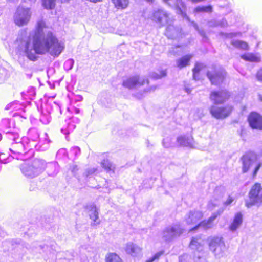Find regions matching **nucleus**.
Segmentation results:
<instances>
[{
  "label": "nucleus",
  "instance_id": "nucleus-27",
  "mask_svg": "<svg viewBox=\"0 0 262 262\" xmlns=\"http://www.w3.org/2000/svg\"><path fill=\"white\" fill-rule=\"evenodd\" d=\"M101 165L103 168L107 171H112L114 172L115 166L108 160H104L101 162Z\"/></svg>",
  "mask_w": 262,
  "mask_h": 262
},
{
  "label": "nucleus",
  "instance_id": "nucleus-6",
  "mask_svg": "<svg viewBox=\"0 0 262 262\" xmlns=\"http://www.w3.org/2000/svg\"><path fill=\"white\" fill-rule=\"evenodd\" d=\"M227 72L225 70L216 67H212L209 69L207 73L206 76L212 85H219L226 80Z\"/></svg>",
  "mask_w": 262,
  "mask_h": 262
},
{
  "label": "nucleus",
  "instance_id": "nucleus-4",
  "mask_svg": "<svg viewBox=\"0 0 262 262\" xmlns=\"http://www.w3.org/2000/svg\"><path fill=\"white\" fill-rule=\"evenodd\" d=\"M45 161L40 159H35L30 163L21 166L22 173L27 177L33 178L41 173L45 169Z\"/></svg>",
  "mask_w": 262,
  "mask_h": 262
},
{
  "label": "nucleus",
  "instance_id": "nucleus-50",
  "mask_svg": "<svg viewBox=\"0 0 262 262\" xmlns=\"http://www.w3.org/2000/svg\"><path fill=\"white\" fill-rule=\"evenodd\" d=\"M47 109H48V108H50V106H49V105H47Z\"/></svg>",
  "mask_w": 262,
  "mask_h": 262
},
{
  "label": "nucleus",
  "instance_id": "nucleus-8",
  "mask_svg": "<svg viewBox=\"0 0 262 262\" xmlns=\"http://www.w3.org/2000/svg\"><path fill=\"white\" fill-rule=\"evenodd\" d=\"M247 120L252 129L262 130V115L259 113L251 112L247 116Z\"/></svg>",
  "mask_w": 262,
  "mask_h": 262
},
{
  "label": "nucleus",
  "instance_id": "nucleus-11",
  "mask_svg": "<svg viewBox=\"0 0 262 262\" xmlns=\"http://www.w3.org/2000/svg\"><path fill=\"white\" fill-rule=\"evenodd\" d=\"M90 218L92 220L93 225H97L100 224V220L99 219V209L94 204L88 205L86 207Z\"/></svg>",
  "mask_w": 262,
  "mask_h": 262
},
{
  "label": "nucleus",
  "instance_id": "nucleus-38",
  "mask_svg": "<svg viewBox=\"0 0 262 262\" xmlns=\"http://www.w3.org/2000/svg\"><path fill=\"white\" fill-rule=\"evenodd\" d=\"M163 254L162 251H160L159 252L155 254L152 257L147 259L145 262H153L156 259H158L159 257L162 255Z\"/></svg>",
  "mask_w": 262,
  "mask_h": 262
},
{
  "label": "nucleus",
  "instance_id": "nucleus-48",
  "mask_svg": "<svg viewBox=\"0 0 262 262\" xmlns=\"http://www.w3.org/2000/svg\"><path fill=\"white\" fill-rule=\"evenodd\" d=\"M25 2L27 1V0H24ZM29 2H30V4H32V3H34L36 1V0H28Z\"/></svg>",
  "mask_w": 262,
  "mask_h": 262
},
{
  "label": "nucleus",
  "instance_id": "nucleus-36",
  "mask_svg": "<svg viewBox=\"0 0 262 262\" xmlns=\"http://www.w3.org/2000/svg\"><path fill=\"white\" fill-rule=\"evenodd\" d=\"M97 169L95 168H91L87 169L85 172L83 173L84 176L85 177V178L88 177L89 176L94 173L95 172H97Z\"/></svg>",
  "mask_w": 262,
  "mask_h": 262
},
{
  "label": "nucleus",
  "instance_id": "nucleus-22",
  "mask_svg": "<svg viewBox=\"0 0 262 262\" xmlns=\"http://www.w3.org/2000/svg\"><path fill=\"white\" fill-rule=\"evenodd\" d=\"M191 139L185 136H180L178 138L177 142L180 146H188L191 145Z\"/></svg>",
  "mask_w": 262,
  "mask_h": 262
},
{
  "label": "nucleus",
  "instance_id": "nucleus-41",
  "mask_svg": "<svg viewBox=\"0 0 262 262\" xmlns=\"http://www.w3.org/2000/svg\"><path fill=\"white\" fill-rule=\"evenodd\" d=\"M261 166V164L260 163H259L257 164L256 167H255L253 172H252V177L253 178H255L257 175V173L258 171L259 170L260 167Z\"/></svg>",
  "mask_w": 262,
  "mask_h": 262
},
{
  "label": "nucleus",
  "instance_id": "nucleus-3",
  "mask_svg": "<svg viewBox=\"0 0 262 262\" xmlns=\"http://www.w3.org/2000/svg\"><path fill=\"white\" fill-rule=\"evenodd\" d=\"M230 97L231 94L227 90H214L210 92L209 99L213 104L209 107V111L212 117L224 119L232 114L234 111L233 105H219L224 103Z\"/></svg>",
  "mask_w": 262,
  "mask_h": 262
},
{
  "label": "nucleus",
  "instance_id": "nucleus-51",
  "mask_svg": "<svg viewBox=\"0 0 262 262\" xmlns=\"http://www.w3.org/2000/svg\"><path fill=\"white\" fill-rule=\"evenodd\" d=\"M48 173H51V172H50V171H48ZM49 174L50 175V174Z\"/></svg>",
  "mask_w": 262,
  "mask_h": 262
},
{
  "label": "nucleus",
  "instance_id": "nucleus-19",
  "mask_svg": "<svg viewBox=\"0 0 262 262\" xmlns=\"http://www.w3.org/2000/svg\"><path fill=\"white\" fill-rule=\"evenodd\" d=\"M243 60L249 62H258L260 61L259 57L254 53H246L241 56Z\"/></svg>",
  "mask_w": 262,
  "mask_h": 262
},
{
  "label": "nucleus",
  "instance_id": "nucleus-17",
  "mask_svg": "<svg viewBox=\"0 0 262 262\" xmlns=\"http://www.w3.org/2000/svg\"><path fill=\"white\" fill-rule=\"evenodd\" d=\"M231 44L236 49L242 51H247L249 49L248 43L241 40H234L231 42Z\"/></svg>",
  "mask_w": 262,
  "mask_h": 262
},
{
  "label": "nucleus",
  "instance_id": "nucleus-35",
  "mask_svg": "<svg viewBox=\"0 0 262 262\" xmlns=\"http://www.w3.org/2000/svg\"><path fill=\"white\" fill-rule=\"evenodd\" d=\"M48 168H53L54 169V171L50 173V176H54L56 175L58 172V170L57 169V165L55 163H49L48 166Z\"/></svg>",
  "mask_w": 262,
  "mask_h": 262
},
{
  "label": "nucleus",
  "instance_id": "nucleus-32",
  "mask_svg": "<svg viewBox=\"0 0 262 262\" xmlns=\"http://www.w3.org/2000/svg\"><path fill=\"white\" fill-rule=\"evenodd\" d=\"M18 106H19V105H18V102H12V103L8 104L6 107V109H7V110L11 109L13 111H17L19 109Z\"/></svg>",
  "mask_w": 262,
  "mask_h": 262
},
{
  "label": "nucleus",
  "instance_id": "nucleus-45",
  "mask_svg": "<svg viewBox=\"0 0 262 262\" xmlns=\"http://www.w3.org/2000/svg\"><path fill=\"white\" fill-rule=\"evenodd\" d=\"M233 201V199L231 197H229L225 202L226 205H229Z\"/></svg>",
  "mask_w": 262,
  "mask_h": 262
},
{
  "label": "nucleus",
  "instance_id": "nucleus-23",
  "mask_svg": "<svg viewBox=\"0 0 262 262\" xmlns=\"http://www.w3.org/2000/svg\"><path fill=\"white\" fill-rule=\"evenodd\" d=\"M193 11L195 13H211L212 11V7L211 5L198 6L194 9Z\"/></svg>",
  "mask_w": 262,
  "mask_h": 262
},
{
  "label": "nucleus",
  "instance_id": "nucleus-34",
  "mask_svg": "<svg viewBox=\"0 0 262 262\" xmlns=\"http://www.w3.org/2000/svg\"><path fill=\"white\" fill-rule=\"evenodd\" d=\"M180 228L178 226H174L173 227H171L170 229H167V232L173 233V234H176V233H180L181 232V231H180Z\"/></svg>",
  "mask_w": 262,
  "mask_h": 262
},
{
  "label": "nucleus",
  "instance_id": "nucleus-40",
  "mask_svg": "<svg viewBox=\"0 0 262 262\" xmlns=\"http://www.w3.org/2000/svg\"><path fill=\"white\" fill-rule=\"evenodd\" d=\"M71 152L75 156H78L80 152V149L77 146L73 147L71 149Z\"/></svg>",
  "mask_w": 262,
  "mask_h": 262
},
{
  "label": "nucleus",
  "instance_id": "nucleus-33",
  "mask_svg": "<svg viewBox=\"0 0 262 262\" xmlns=\"http://www.w3.org/2000/svg\"><path fill=\"white\" fill-rule=\"evenodd\" d=\"M43 248H44V247L41 245L39 244L38 242H35L33 243L32 250L35 251V252H40V250Z\"/></svg>",
  "mask_w": 262,
  "mask_h": 262
},
{
  "label": "nucleus",
  "instance_id": "nucleus-10",
  "mask_svg": "<svg viewBox=\"0 0 262 262\" xmlns=\"http://www.w3.org/2000/svg\"><path fill=\"white\" fill-rule=\"evenodd\" d=\"M79 122V119L76 117H72L66 120V125L61 128V132L65 135L70 134L75 129L76 125Z\"/></svg>",
  "mask_w": 262,
  "mask_h": 262
},
{
  "label": "nucleus",
  "instance_id": "nucleus-31",
  "mask_svg": "<svg viewBox=\"0 0 262 262\" xmlns=\"http://www.w3.org/2000/svg\"><path fill=\"white\" fill-rule=\"evenodd\" d=\"M74 64V60L73 59H69L64 63V68L67 71L71 70Z\"/></svg>",
  "mask_w": 262,
  "mask_h": 262
},
{
  "label": "nucleus",
  "instance_id": "nucleus-25",
  "mask_svg": "<svg viewBox=\"0 0 262 262\" xmlns=\"http://www.w3.org/2000/svg\"><path fill=\"white\" fill-rule=\"evenodd\" d=\"M203 66L201 63H196L192 69L193 77L194 79H198L200 71L202 70Z\"/></svg>",
  "mask_w": 262,
  "mask_h": 262
},
{
  "label": "nucleus",
  "instance_id": "nucleus-26",
  "mask_svg": "<svg viewBox=\"0 0 262 262\" xmlns=\"http://www.w3.org/2000/svg\"><path fill=\"white\" fill-rule=\"evenodd\" d=\"M106 262H121V259L116 253H111L106 257Z\"/></svg>",
  "mask_w": 262,
  "mask_h": 262
},
{
  "label": "nucleus",
  "instance_id": "nucleus-2",
  "mask_svg": "<svg viewBox=\"0 0 262 262\" xmlns=\"http://www.w3.org/2000/svg\"><path fill=\"white\" fill-rule=\"evenodd\" d=\"M29 134L32 136L31 140L27 137L20 138L19 134L16 132H8L6 133L8 139L12 141L9 150L14 155L13 157H15L17 159L26 160L28 158L26 157V154L31 152L34 148H37L38 144L39 147L45 145V147H42L43 150L48 148V145L50 141L46 133H45L43 137L42 138H39V140L38 139L39 135L35 128L30 129Z\"/></svg>",
  "mask_w": 262,
  "mask_h": 262
},
{
  "label": "nucleus",
  "instance_id": "nucleus-43",
  "mask_svg": "<svg viewBox=\"0 0 262 262\" xmlns=\"http://www.w3.org/2000/svg\"><path fill=\"white\" fill-rule=\"evenodd\" d=\"M200 228H201V224L200 223H199L198 224H196L195 226L190 229L189 231L190 232L192 231H195L198 230Z\"/></svg>",
  "mask_w": 262,
  "mask_h": 262
},
{
  "label": "nucleus",
  "instance_id": "nucleus-9",
  "mask_svg": "<svg viewBox=\"0 0 262 262\" xmlns=\"http://www.w3.org/2000/svg\"><path fill=\"white\" fill-rule=\"evenodd\" d=\"M146 83H148L147 79L136 75L129 77L126 79L124 80L123 81V85L127 89H133L138 88Z\"/></svg>",
  "mask_w": 262,
  "mask_h": 262
},
{
  "label": "nucleus",
  "instance_id": "nucleus-44",
  "mask_svg": "<svg viewBox=\"0 0 262 262\" xmlns=\"http://www.w3.org/2000/svg\"><path fill=\"white\" fill-rule=\"evenodd\" d=\"M71 170H72V172L73 173H75V172L78 170V167H77V166L76 165H73L71 167Z\"/></svg>",
  "mask_w": 262,
  "mask_h": 262
},
{
  "label": "nucleus",
  "instance_id": "nucleus-12",
  "mask_svg": "<svg viewBox=\"0 0 262 262\" xmlns=\"http://www.w3.org/2000/svg\"><path fill=\"white\" fill-rule=\"evenodd\" d=\"M204 214L199 210L190 211L187 215V220L188 224H193L203 219Z\"/></svg>",
  "mask_w": 262,
  "mask_h": 262
},
{
  "label": "nucleus",
  "instance_id": "nucleus-37",
  "mask_svg": "<svg viewBox=\"0 0 262 262\" xmlns=\"http://www.w3.org/2000/svg\"><path fill=\"white\" fill-rule=\"evenodd\" d=\"M163 254L162 251H160L159 252L155 254L152 257L147 259L145 262H153L156 259H158L159 257L162 255Z\"/></svg>",
  "mask_w": 262,
  "mask_h": 262
},
{
  "label": "nucleus",
  "instance_id": "nucleus-18",
  "mask_svg": "<svg viewBox=\"0 0 262 262\" xmlns=\"http://www.w3.org/2000/svg\"><path fill=\"white\" fill-rule=\"evenodd\" d=\"M223 243L222 238L215 236L209 239L208 246L211 250L215 251L217 247Z\"/></svg>",
  "mask_w": 262,
  "mask_h": 262
},
{
  "label": "nucleus",
  "instance_id": "nucleus-46",
  "mask_svg": "<svg viewBox=\"0 0 262 262\" xmlns=\"http://www.w3.org/2000/svg\"><path fill=\"white\" fill-rule=\"evenodd\" d=\"M164 76V71H162L160 72V75H157L155 76H154L155 78L158 79Z\"/></svg>",
  "mask_w": 262,
  "mask_h": 262
},
{
  "label": "nucleus",
  "instance_id": "nucleus-5",
  "mask_svg": "<svg viewBox=\"0 0 262 262\" xmlns=\"http://www.w3.org/2000/svg\"><path fill=\"white\" fill-rule=\"evenodd\" d=\"M248 200L245 201V206L250 208L254 205L262 206V185L256 182L251 187L248 192Z\"/></svg>",
  "mask_w": 262,
  "mask_h": 262
},
{
  "label": "nucleus",
  "instance_id": "nucleus-28",
  "mask_svg": "<svg viewBox=\"0 0 262 262\" xmlns=\"http://www.w3.org/2000/svg\"><path fill=\"white\" fill-rule=\"evenodd\" d=\"M164 12L162 10H158L155 11L153 14V20L156 22H161L162 21Z\"/></svg>",
  "mask_w": 262,
  "mask_h": 262
},
{
  "label": "nucleus",
  "instance_id": "nucleus-29",
  "mask_svg": "<svg viewBox=\"0 0 262 262\" xmlns=\"http://www.w3.org/2000/svg\"><path fill=\"white\" fill-rule=\"evenodd\" d=\"M43 6L47 9H52L55 5V0H42Z\"/></svg>",
  "mask_w": 262,
  "mask_h": 262
},
{
  "label": "nucleus",
  "instance_id": "nucleus-42",
  "mask_svg": "<svg viewBox=\"0 0 262 262\" xmlns=\"http://www.w3.org/2000/svg\"><path fill=\"white\" fill-rule=\"evenodd\" d=\"M256 77L259 81H262V68L257 71Z\"/></svg>",
  "mask_w": 262,
  "mask_h": 262
},
{
  "label": "nucleus",
  "instance_id": "nucleus-24",
  "mask_svg": "<svg viewBox=\"0 0 262 262\" xmlns=\"http://www.w3.org/2000/svg\"><path fill=\"white\" fill-rule=\"evenodd\" d=\"M52 113L48 112L47 111H42L40 117V121L45 124H47L50 122L51 120V116L50 114Z\"/></svg>",
  "mask_w": 262,
  "mask_h": 262
},
{
  "label": "nucleus",
  "instance_id": "nucleus-39",
  "mask_svg": "<svg viewBox=\"0 0 262 262\" xmlns=\"http://www.w3.org/2000/svg\"><path fill=\"white\" fill-rule=\"evenodd\" d=\"M220 215V212H215L211 214V215L208 219L210 222L213 225V222Z\"/></svg>",
  "mask_w": 262,
  "mask_h": 262
},
{
  "label": "nucleus",
  "instance_id": "nucleus-16",
  "mask_svg": "<svg viewBox=\"0 0 262 262\" xmlns=\"http://www.w3.org/2000/svg\"><path fill=\"white\" fill-rule=\"evenodd\" d=\"M192 56L190 54L186 55L178 59L177 61V66L182 69L189 65L190 61Z\"/></svg>",
  "mask_w": 262,
  "mask_h": 262
},
{
  "label": "nucleus",
  "instance_id": "nucleus-49",
  "mask_svg": "<svg viewBox=\"0 0 262 262\" xmlns=\"http://www.w3.org/2000/svg\"><path fill=\"white\" fill-rule=\"evenodd\" d=\"M75 112H76V113L77 114H78V113H79V112H80V110H79V109H78V108H76V109L75 110Z\"/></svg>",
  "mask_w": 262,
  "mask_h": 262
},
{
  "label": "nucleus",
  "instance_id": "nucleus-21",
  "mask_svg": "<svg viewBox=\"0 0 262 262\" xmlns=\"http://www.w3.org/2000/svg\"><path fill=\"white\" fill-rule=\"evenodd\" d=\"M200 239V238L198 237H192L190 241L189 247L198 251L199 248L202 246V244L199 241Z\"/></svg>",
  "mask_w": 262,
  "mask_h": 262
},
{
  "label": "nucleus",
  "instance_id": "nucleus-14",
  "mask_svg": "<svg viewBox=\"0 0 262 262\" xmlns=\"http://www.w3.org/2000/svg\"><path fill=\"white\" fill-rule=\"evenodd\" d=\"M243 215L241 212H237L233 218V220L229 226V229L232 231H235L242 224Z\"/></svg>",
  "mask_w": 262,
  "mask_h": 262
},
{
  "label": "nucleus",
  "instance_id": "nucleus-20",
  "mask_svg": "<svg viewBox=\"0 0 262 262\" xmlns=\"http://www.w3.org/2000/svg\"><path fill=\"white\" fill-rule=\"evenodd\" d=\"M117 9H125L129 4V0H111Z\"/></svg>",
  "mask_w": 262,
  "mask_h": 262
},
{
  "label": "nucleus",
  "instance_id": "nucleus-13",
  "mask_svg": "<svg viewBox=\"0 0 262 262\" xmlns=\"http://www.w3.org/2000/svg\"><path fill=\"white\" fill-rule=\"evenodd\" d=\"M125 250L127 253L134 257L139 256L141 253V248L132 242L126 244Z\"/></svg>",
  "mask_w": 262,
  "mask_h": 262
},
{
  "label": "nucleus",
  "instance_id": "nucleus-30",
  "mask_svg": "<svg viewBox=\"0 0 262 262\" xmlns=\"http://www.w3.org/2000/svg\"><path fill=\"white\" fill-rule=\"evenodd\" d=\"M201 224V228H203L205 230H207L210 229L212 227L213 225L210 222V221L207 220H204L200 222Z\"/></svg>",
  "mask_w": 262,
  "mask_h": 262
},
{
  "label": "nucleus",
  "instance_id": "nucleus-47",
  "mask_svg": "<svg viewBox=\"0 0 262 262\" xmlns=\"http://www.w3.org/2000/svg\"><path fill=\"white\" fill-rule=\"evenodd\" d=\"M54 110H56L57 111H60L61 113L60 108L58 106H55Z\"/></svg>",
  "mask_w": 262,
  "mask_h": 262
},
{
  "label": "nucleus",
  "instance_id": "nucleus-15",
  "mask_svg": "<svg viewBox=\"0 0 262 262\" xmlns=\"http://www.w3.org/2000/svg\"><path fill=\"white\" fill-rule=\"evenodd\" d=\"M242 171L244 173L247 172L250 168L252 161L251 156L249 154H246L242 157Z\"/></svg>",
  "mask_w": 262,
  "mask_h": 262
},
{
  "label": "nucleus",
  "instance_id": "nucleus-7",
  "mask_svg": "<svg viewBox=\"0 0 262 262\" xmlns=\"http://www.w3.org/2000/svg\"><path fill=\"white\" fill-rule=\"evenodd\" d=\"M31 14L30 8L18 6L14 15V23L18 26L27 25L30 21Z\"/></svg>",
  "mask_w": 262,
  "mask_h": 262
},
{
  "label": "nucleus",
  "instance_id": "nucleus-1",
  "mask_svg": "<svg viewBox=\"0 0 262 262\" xmlns=\"http://www.w3.org/2000/svg\"><path fill=\"white\" fill-rule=\"evenodd\" d=\"M64 43L59 40L51 29L47 27L43 20L37 23L33 38V45L27 42L24 51L26 56L31 60L37 59L36 54L49 53L52 56L58 57L63 51Z\"/></svg>",
  "mask_w": 262,
  "mask_h": 262
}]
</instances>
